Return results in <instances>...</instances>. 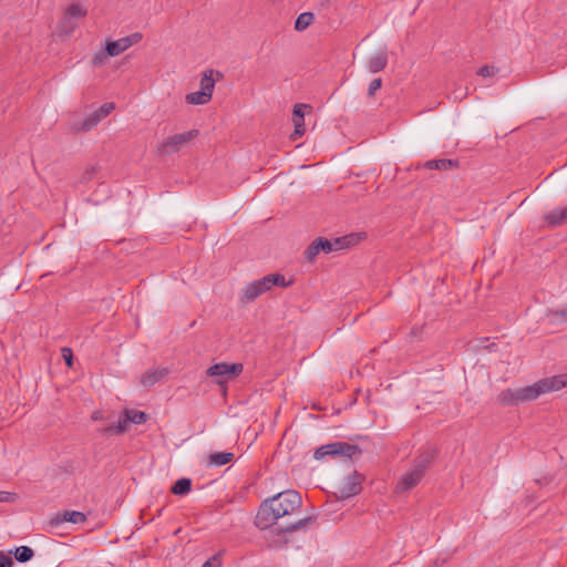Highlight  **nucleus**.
<instances>
[{"label": "nucleus", "mask_w": 567, "mask_h": 567, "mask_svg": "<svg viewBox=\"0 0 567 567\" xmlns=\"http://www.w3.org/2000/svg\"><path fill=\"white\" fill-rule=\"evenodd\" d=\"M302 498L297 491L280 492L260 504L255 517V525L259 529H268L276 525L279 518L300 512Z\"/></svg>", "instance_id": "f257e3e1"}, {"label": "nucleus", "mask_w": 567, "mask_h": 567, "mask_svg": "<svg viewBox=\"0 0 567 567\" xmlns=\"http://www.w3.org/2000/svg\"><path fill=\"white\" fill-rule=\"evenodd\" d=\"M567 386V372L556 374L549 378L537 380L536 382L502 393V400L506 403L518 404L537 400L542 395L559 391Z\"/></svg>", "instance_id": "f03ea898"}, {"label": "nucleus", "mask_w": 567, "mask_h": 567, "mask_svg": "<svg viewBox=\"0 0 567 567\" xmlns=\"http://www.w3.org/2000/svg\"><path fill=\"white\" fill-rule=\"evenodd\" d=\"M143 39L141 32H133L121 38L107 37L101 42L100 50L93 53L91 64L93 68L105 66L111 59L126 52L133 45L140 43Z\"/></svg>", "instance_id": "7ed1b4c3"}, {"label": "nucleus", "mask_w": 567, "mask_h": 567, "mask_svg": "<svg viewBox=\"0 0 567 567\" xmlns=\"http://www.w3.org/2000/svg\"><path fill=\"white\" fill-rule=\"evenodd\" d=\"M219 73L208 69L205 70L199 80V89L185 95L184 101L189 106L207 105L213 100L216 82Z\"/></svg>", "instance_id": "20e7f679"}, {"label": "nucleus", "mask_w": 567, "mask_h": 567, "mask_svg": "<svg viewBox=\"0 0 567 567\" xmlns=\"http://www.w3.org/2000/svg\"><path fill=\"white\" fill-rule=\"evenodd\" d=\"M114 107L115 105L110 102L91 109L85 114H78L71 121V128L74 132H87L105 118Z\"/></svg>", "instance_id": "39448f33"}, {"label": "nucleus", "mask_w": 567, "mask_h": 567, "mask_svg": "<svg viewBox=\"0 0 567 567\" xmlns=\"http://www.w3.org/2000/svg\"><path fill=\"white\" fill-rule=\"evenodd\" d=\"M198 136V131L190 130L183 133L172 134L157 145V151L163 155H171L181 152L189 146Z\"/></svg>", "instance_id": "423d86ee"}, {"label": "nucleus", "mask_w": 567, "mask_h": 567, "mask_svg": "<svg viewBox=\"0 0 567 567\" xmlns=\"http://www.w3.org/2000/svg\"><path fill=\"white\" fill-rule=\"evenodd\" d=\"M357 453H360L358 445L347 442H333L318 447L315 451L313 457L316 460H323L327 455H342L350 458Z\"/></svg>", "instance_id": "0eeeda50"}, {"label": "nucleus", "mask_w": 567, "mask_h": 567, "mask_svg": "<svg viewBox=\"0 0 567 567\" xmlns=\"http://www.w3.org/2000/svg\"><path fill=\"white\" fill-rule=\"evenodd\" d=\"M365 477L363 474L358 471H352L349 475H347L337 489V495L341 499H348L353 497L362 491V483Z\"/></svg>", "instance_id": "6e6552de"}, {"label": "nucleus", "mask_w": 567, "mask_h": 567, "mask_svg": "<svg viewBox=\"0 0 567 567\" xmlns=\"http://www.w3.org/2000/svg\"><path fill=\"white\" fill-rule=\"evenodd\" d=\"M243 364L239 362H220L213 364L207 369V375L219 378L218 383L230 381L243 372Z\"/></svg>", "instance_id": "1a4fd4ad"}, {"label": "nucleus", "mask_w": 567, "mask_h": 567, "mask_svg": "<svg viewBox=\"0 0 567 567\" xmlns=\"http://www.w3.org/2000/svg\"><path fill=\"white\" fill-rule=\"evenodd\" d=\"M436 456V446L427 443L420 449L417 455L414 457L413 467L421 471V473L425 475L426 470L430 467Z\"/></svg>", "instance_id": "9d476101"}, {"label": "nucleus", "mask_w": 567, "mask_h": 567, "mask_svg": "<svg viewBox=\"0 0 567 567\" xmlns=\"http://www.w3.org/2000/svg\"><path fill=\"white\" fill-rule=\"evenodd\" d=\"M311 111V106L305 103H297L293 105L292 109V124H293V132L291 134L292 140L300 138L305 132V115Z\"/></svg>", "instance_id": "9b49d317"}, {"label": "nucleus", "mask_w": 567, "mask_h": 567, "mask_svg": "<svg viewBox=\"0 0 567 567\" xmlns=\"http://www.w3.org/2000/svg\"><path fill=\"white\" fill-rule=\"evenodd\" d=\"M337 251L334 247V239L329 240L323 237L316 238L305 251L308 261H313L320 252L330 254Z\"/></svg>", "instance_id": "f8f14e48"}, {"label": "nucleus", "mask_w": 567, "mask_h": 567, "mask_svg": "<svg viewBox=\"0 0 567 567\" xmlns=\"http://www.w3.org/2000/svg\"><path fill=\"white\" fill-rule=\"evenodd\" d=\"M424 475L421 471L415 470L413 466L410 471L404 473L400 481L395 485V493H405L414 488L422 480Z\"/></svg>", "instance_id": "ddd939ff"}, {"label": "nucleus", "mask_w": 567, "mask_h": 567, "mask_svg": "<svg viewBox=\"0 0 567 567\" xmlns=\"http://www.w3.org/2000/svg\"><path fill=\"white\" fill-rule=\"evenodd\" d=\"M367 234L364 231L350 233L342 237L334 238V247L338 250L351 249L363 240H365Z\"/></svg>", "instance_id": "4468645a"}, {"label": "nucleus", "mask_w": 567, "mask_h": 567, "mask_svg": "<svg viewBox=\"0 0 567 567\" xmlns=\"http://www.w3.org/2000/svg\"><path fill=\"white\" fill-rule=\"evenodd\" d=\"M313 518L311 516L299 518L298 520L290 523L284 527L275 528L272 532L276 533V536L279 538L281 543H288L287 534H291L293 532L300 530L305 526H307Z\"/></svg>", "instance_id": "2eb2a0df"}, {"label": "nucleus", "mask_w": 567, "mask_h": 567, "mask_svg": "<svg viewBox=\"0 0 567 567\" xmlns=\"http://www.w3.org/2000/svg\"><path fill=\"white\" fill-rule=\"evenodd\" d=\"M87 16V9L81 2L70 3L64 10V18L69 21H79Z\"/></svg>", "instance_id": "dca6fc26"}, {"label": "nucleus", "mask_w": 567, "mask_h": 567, "mask_svg": "<svg viewBox=\"0 0 567 567\" xmlns=\"http://www.w3.org/2000/svg\"><path fill=\"white\" fill-rule=\"evenodd\" d=\"M150 421V417L143 411L135 409L125 410L121 420L124 425L127 424H142Z\"/></svg>", "instance_id": "f3484780"}, {"label": "nucleus", "mask_w": 567, "mask_h": 567, "mask_svg": "<svg viewBox=\"0 0 567 567\" xmlns=\"http://www.w3.org/2000/svg\"><path fill=\"white\" fill-rule=\"evenodd\" d=\"M68 522L73 524H82L86 522V515L79 511H64L62 514H58L56 518L51 523Z\"/></svg>", "instance_id": "a211bd4d"}, {"label": "nucleus", "mask_w": 567, "mask_h": 567, "mask_svg": "<svg viewBox=\"0 0 567 567\" xmlns=\"http://www.w3.org/2000/svg\"><path fill=\"white\" fill-rule=\"evenodd\" d=\"M545 220L550 226L561 225L567 221V206L555 208L545 216Z\"/></svg>", "instance_id": "6ab92c4d"}, {"label": "nucleus", "mask_w": 567, "mask_h": 567, "mask_svg": "<svg viewBox=\"0 0 567 567\" xmlns=\"http://www.w3.org/2000/svg\"><path fill=\"white\" fill-rule=\"evenodd\" d=\"M235 455L231 452H216L208 456V464L214 466H223L233 462Z\"/></svg>", "instance_id": "aec40b11"}, {"label": "nucleus", "mask_w": 567, "mask_h": 567, "mask_svg": "<svg viewBox=\"0 0 567 567\" xmlns=\"http://www.w3.org/2000/svg\"><path fill=\"white\" fill-rule=\"evenodd\" d=\"M456 166L452 159H432L424 163L426 169L447 171Z\"/></svg>", "instance_id": "412c9836"}, {"label": "nucleus", "mask_w": 567, "mask_h": 567, "mask_svg": "<svg viewBox=\"0 0 567 567\" xmlns=\"http://www.w3.org/2000/svg\"><path fill=\"white\" fill-rule=\"evenodd\" d=\"M315 20V16L311 12H303L299 14L295 21V30L298 32L305 31L309 28Z\"/></svg>", "instance_id": "4be33fe9"}, {"label": "nucleus", "mask_w": 567, "mask_h": 567, "mask_svg": "<svg viewBox=\"0 0 567 567\" xmlns=\"http://www.w3.org/2000/svg\"><path fill=\"white\" fill-rule=\"evenodd\" d=\"M165 375H166V370H164V369L147 371L142 375L141 382L144 385L150 386V385L155 384L158 380L163 379Z\"/></svg>", "instance_id": "5701e85b"}, {"label": "nucleus", "mask_w": 567, "mask_h": 567, "mask_svg": "<svg viewBox=\"0 0 567 567\" xmlns=\"http://www.w3.org/2000/svg\"><path fill=\"white\" fill-rule=\"evenodd\" d=\"M192 489V481L189 478L183 477L177 480L171 488V492L175 495H186Z\"/></svg>", "instance_id": "b1692460"}, {"label": "nucleus", "mask_w": 567, "mask_h": 567, "mask_svg": "<svg viewBox=\"0 0 567 567\" xmlns=\"http://www.w3.org/2000/svg\"><path fill=\"white\" fill-rule=\"evenodd\" d=\"M386 65V56L383 53H377L369 60V70L372 73L382 71Z\"/></svg>", "instance_id": "393cba45"}, {"label": "nucleus", "mask_w": 567, "mask_h": 567, "mask_svg": "<svg viewBox=\"0 0 567 567\" xmlns=\"http://www.w3.org/2000/svg\"><path fill=\"white\" fill-rule=\"evenodd\" d=\"M13 554H14V558L19 563H27V561L31 560L34 556L33 549L29 546H19L14 549Z\"/></svg>", "instance_id": "a878e982"}, {"label": "nucleus", "mask_w": 567, "mask_h": 567, "mask_svg": "<svg viewBox=\"0 0 567 567\" xmlns=\"http://www.w3.org/2000/svg\"><path fill=\"white\" fill-rule=\"evenodd\" d=\"M268 279L271 287L279 286L284 288L292 286L295 281L292 278L286 279L285 276L278 272L268 275Z\"/></svg>", "instance_id": "bb28decb"}, {"label": "nucleus", "mask_w": 567, "mask_h": 567, "mask_svg": "<svg viewBox=\"0 0 567 567\" xmlns=\"http://www.w3.org/2000/svg\"><path fill=\"white\" fill-rule=\"evenodd\" d=\"M243 295L246 300L252 301L257 299L261 293L259 291V288L257 287V284L252 281L245 286Z\"/></svg>", "instance_id": "cd10ccee"}, {"label": "nucleus", "mask_w": 567, "mask_h": 567, "mask_svg": "<svg viewBox=\"0 0 567 567\" xmlns=\"http://www.w3.org/2000/svg\"><path fill=\"white\" fill-rule=\"evenodd\" d=\"M202 567H221V551L213 555Z\"/></svg>", "instance_id": "c85d7f7f"}, {"label": "nucleus", "mask_w": 567, "mask_h": 567, "mask_svg": "<svg viewBox=\"0 0 567 567\" xmlns=\"http://www.w3.org/2000/svg\"><path fill=\"white\" fill-rule=\"evenodd\" d=\"M496 73H497V69L495 66H491V65H484L477 70V74L482 78H492V76L496 75Z\"/></svg>", "instance_id": "c756f323"}, {"label": "nucleus", "mask_w": 567, "mask_h": 567, "mask_svg": "<svg viewBox=\"0 0 567 567\" xmlns=\"http://www.w3.org/2000/svg\"><path fill=\"white\" fill-rule=\"evenodd\" d=\"M259 432L255 430V427H247L243 434V440H247V446L251 445L252 442L257 439Z\"/></svg>", "instance_id": "7c9ffc66"}, {"label": "nucleus", "mask_w": 567, "mask_h": 567, "mask_svg": "<svg viewBox=\"0 0 567 567\" xmlns=\"http://www.w3.org/2000/svg\"><path fill=\"white\" fill-rule=\"evenodd\" d=\"M255 282L257 284V287L259 288L261 295L269 291L272 288L268 279V276H265L259 280H256Z\"/></svg>", "instance_id": "2f4dec72"}, {"label": "nucleus", "mask_w": 567, "mask_h": 567, "mask_svg": "<svg viewBox=\"0 0 567 567\" xmlns=\"http://www.w3.org/2000/svg\"><path fill=\"white\" fill-rule=\"evenodd\" d=\"M12 551H9L8 554L0 550V567H13L14 563L12 557L10 556Z\"/></svg>", "instance_id": "473e14b6"}, {"label": "nucleus", "mask_w": 567, "mask_h": 567, "mask_svg": "<svg viewBox=\"0 0 567 567\" xmlns=\"http://www.w3.org/2000/svg\"><path fill=\"white\" fill-rule=\"evenodd\" d=\"M18 498V494L12 492L0 491V503H13Z\"/></svg>", "instance_id": "72a5a7b5"}, {"label": "nucleus", "mask_w": 567, "mask_h": 567, "mask_svg": "<svg viewBox=\"0 0 567 567\" xmlns=\"http://www.w3.org/2000/svg\"><path fill=\"white\" fill-rule=\"evenodd\" d=\"M381 86H382V80L380 78L371 81V83L369 84V89H368L369 95L373 96L375 94V92L378 90H380Z\"/></svg>", "instance_id": "f704fd0d"}, {"label": "nucleus", "mask_w": 567, "mask_h": 567, "mask_svg": "<svg viewBox=\"0 0 567 567\" xmlns=\"http://www.w3.org/2000/svg\"><path fill=\"white\" fill-rule=\"evenodd\" d=\"M62 357L69 368L73 364V354L70 348H63L62 349Z\"/></svg>", "instance_id": "c9c22d12"}, {"label": "nucleus", "mask_w": 567, "mask_h": 567, "mask_svg": "<svg viewBox=\"0 0 567 567\" xmlns=\"http://www.w3.org/2000/svg\"><path fill=\"white\" fill-rule=\"evenodd\" d=\"M127 427H104L105 435H121Z\"/></svg>", "instance_id": "e433bc0d"}, {"label": "nucleus", "mask_w": 567, "mask_h": 567, "mask_svg": "<svg viewBox=\"0 0 567 567\" xmlns=\"http://www.w3.org/2000/svg\"><path fill=\"white\" fill-rule=\"evenodd\" d=\"M92 421L93 422H103L105 421L103 413L101 411H96L92 414Z\"/></svg>", "instance_id": "4c0bfd02"}, {"label": "nucleus", "mask_w": 567, "mask_h": 567, "mask_svg": "<svg viewBox=\"0 0 567 567\" xmlns=\"http://www.w3.org/2000/svg\"><path fill=\"white\" fill-rule=\"evenodd\" d=\"M561 317L567 320V309L561 312Z\"/></svg>", "instance_id": "58836bf2"}]
</instances>
